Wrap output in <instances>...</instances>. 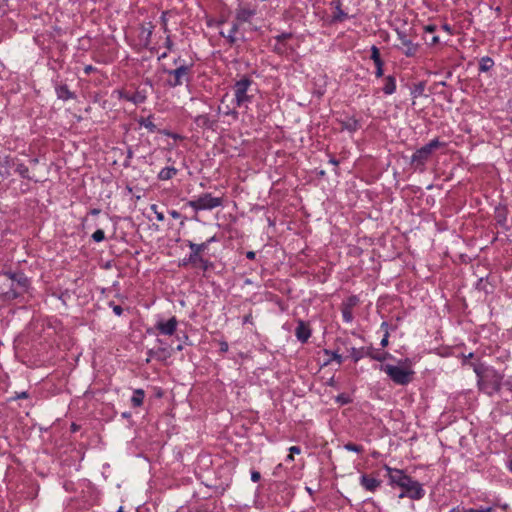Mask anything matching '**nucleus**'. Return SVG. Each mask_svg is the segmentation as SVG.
Returning a JSON list of instances; mask_svg holds the SVG:
<instances>
[{"mask_svg": "<svg viewBox=\"0 0 512 512\" xmlns=\"http://www.w3.org/2000/svg\"><path fill=\"white\" fill-rule=\"evenodd\" d=\"M359 483L366 491L374 493L381 486L382 481L371 475L362 474Z\"/></svg>", "mask_w": 512, "mask_h": 512, "instance_id": "f8f14e48", "label": "nucleus"}, {"mask_svg": "<svg viewBox=\"0 0 512 512\" xmlns=\"http://www.w3.org/2000/svg\"><path fill=\"white\" fill-rule=\"evenodd\" d=\"M464 512H493V508L488 507H479V508H471V509H464Z\"/></svg>", "mask_w": 512, "mask_h": 512, "instance_id": "c756f323", "label": "nucleus"}, {"mask_svg": "<svg viewBox=\"0 0 512 512\" xmlns=\"http://www.w3.org/2000/svg\"><path fill=\"white\" fill-rule=\"evenodd\" d=\"M376 66V71H375V75L376 77L380 78L383 76V61L382 62H379V64H375Z\"/></svg>", "mask_w": 512, "mask_h": 512, "instance_id": "473e14b6", "label": "nucleus"}, {"mask_svg": "<svg viewBox=\"0 0 512 512\" xmlns=\"http://www.w3.org/2000/svg\"><path fill=\"white\" fill-rule=\"evenodd\" d=\"M239 23L235 20V22L232 24L230 29L225 33L224 31L221 32V35L228 38L230 43H234L236 41V33L238 31Z\"/></svg>", "mask_w": 512, "mask_h": 512, "instance_id": "a211bd4d", "label": "nucleus"}, {"mask_svg": "<svg viewBox=\"0 0 512 512\" xmlns=\"http://www.w3.org/2000/svg\"><path fill=\"white\" fill-rule=\"evenodd\" d=\"M216 241V237L215 236H212L211 238H209L205 243H208V245L212 242H215Z\"/></svg>", "mask_w": 512, "mask_h": 512, "instance_id": "49530a36", "label": "nucleus"}, {"mask_svg": "<svg viewBox=\"0 0 512 512\" xmlns=\"http://www.w3.org/2000/svg\"><path fill=\"white\" fill-rule=\"evenodd\" d=\"M198 126H209V118L206 115H200L195 120Z\"/></svg>", "mask_w": 512, "mask_h": 512, "instance_id": "c85d7f7f", "label": "nucleus"}, {"mask_svg": "<svg viewBox=\"0 0 512 512\" xmlns=\"http://www.w3.org/2000/svg\"><path fill=\"white\" fill-rule=\"evenodd\" d=\"M344 448L351 452L360 453L363 451V447L354 443H347L344 445Z\"/></svg>", "mask_w": 512, "mask_h": 512, "instance_id": "a878e982", "label": "nucleus"}, {"mask_svg": "<svg viewBox=\"0 0 512 512\" xmlns=\"http://www.w3.org/2000/svg\"><path fill=\"white\" fill-rule=\"evenodd\" d=\"M371 59L373 60L374 64H379V62H382L380 51L376 46H372L371 48Z\"/></svg>", "mask_w": 512, "mask_h": 512, "instance_id": "b1692460", "label": "nucleus"}, {"mask_svg": "<svg viewBox=\"0 0 512 512\" xmlns=\"http://www.w3.org/2000/svg\"><path fill=\"white\" fill-rule=\"evenodd\" d=\"M449 512H464V509L461 510L459 507H454Z\"/></svg>", "mask_w": 512, "mask_h": 512, "instance_id": "c03bdc74", "label": "nucleus"}, {"mask_svg": "<svg viewBox=\"0 0 512 512\" xmlns=\"http://www.w3.org/2000/svg\"><path fill=\"white\" fill-rule=\"evenodd\" d=\"M165 46H166L169 50H171V49H172L173 43H172V41H171V39H170V36H167V37H166Z\"/></svg>", "mask_w": 512, "mask_h": 512, "instance_id": "4c0bfd02", "label": "nucleus"}, {"mask_svg": "<svg viewBox=\"0 0 512 512\" xmlns=\"http://www.w3.org/2000/svg\"><path fill=\"white\" fill-rule=\"evenodd\" d=\"M289 452H290L291 454H293V455H294V454H300L301 449H300V447H298V446H292V447H290V448H289Z\"/></svg>", "mask_w": 512, "mask_h": 512, "instance_id": "e433bc0d", "label": "nucleus"}, {"mask_svg": "<svg viewBox=\"0 0 512 512\" xmlns=\"http://www.w3.org/2000/svg\"><path fill=\"white\" fill-rule=\"evenodd\" d=\"M122 311H123V310H122V308H121L120 306H118V305H116V306H114V307H113V312H114L116 315H118V316H120V315L122 314Z\"/></svg>", "mask_w": 512, "mask_h": 512, "instance_id": "58836bf2", "label": "nucleus"}, {"mask_svg": "<svg viewBox=\"0 0 512 512\" xmlns=\"http://www.w3.org/2000/svg\"><path fill=\"white\" fill-rule=\"evenodd\" d=\"M192 68V64L182 63L173 70H167V84L170 87H177L188 83L192 75Z\"/></svg>", "mask_w": 512, "mask_h": 512, "instance_id": "20e7f679", "label": "nucleus"}, {"mask_svg": "<svg viewBox=\"0 0 512 512\" xmlns=\"http://www.w3.org/2000/svg\"><path fill=\"white\" fill-rule=\"evenodd\" d=\"M347 17V14H345L339 7L336 8V11L334 13L333 19L334 21L341 22Z\"/></svg>", "mask_w": 512, "mask_h": 512, "instance_id": "bb28decb", "label": "nucleus"}, {"mask_svg": "<svg viewBox=\"0 0 512 512\" xmlns=\"http://www.w3.org/2000/svg\"><path fill=\"white\" fill-rule=\"evenodd\" d=\"M166 55H167L166 53H163V54L161 55V57H162V58H164V57H166Z\"/></svg>", "mask_w": 512, "mask_h": 512, "instance_id": "bf43d9fd", "label": "nucleus"}, {"mask_svg": "<svg viewBox=\"0 0 512 512\" xmlns=\"http://www.w3.org/2000/svg\"><path fill=\"white\" fill-rule=\"evenodd\" d=\"M253 81L247 77H243L240 80L236 81L233 85V108L230 109L227 107V111H225L226 115H233L237 117L236 108L246 107L249 103L252 102L253 99Z\"/></svg>", "mask_w": 512, "mask_h": 512, "instance_id": "f257e3e1", "label": "nucleus"}, {"mask_svg": "<svg viewBox=\"0 0 512 512\" xmlns=\"http://www.w3.org/2000/svg\"><path fill=\"white\" fill-rule=\"evenodd\" d=\"M384 469L387 472V477L391 485H396L402 488L411 477L405 474L403 470L392 468L388 465H384Z\"/></svg>", "mask_w": 512, "mask_h": 512, "instance_id": "1a4fd4ad", "label": "nucleus"}, {"mask_svg": "<svg viewBox=\"0 0 512 512\" xmlns=\"http://www.w3.org/2000/svg\"><path fill=\"white\" fill-rule=\"evenodd\" d=\"M151 209L155 212L158 221L164 220L163 213L157 211V206L155 204L151 206Z\"/></svg>", "mask_w": 512, "mask_h": 512, "instance_id": "f704fd0d", "label": "nucleus"}, {"mask_svg": "<svg viewBox=\"0 0 512 512\" xmlns=\"http://www.w3.org/2000/svg\"><path fill=\"white\" fill-rule=\"evenodd\" d=\"M178 321L175 317H171L169 320H159L156 323V329L162 335L171 336L175 333L177 329Z\"/></svg>", "mask_w": 512, "mask_h": 512, "instance_id": "9b49d317", "label": "nucleus"}, {"mask_svg": "<svg viewBox=\"0 0 512 512\" xmlns=\"http://www.w3.org/2000/svg\"><path fill=\"white\" fill-rule=\"evenodd\" d=\"M384 82L383 92L387 95L393 94L396 90L395 78L393 76H387L385 77Z\"/></svg>", "mask_w": 512, "mask_h": 512, "instance_id": "dca6fc26", "label": "nucleus"}, {"mask_svg": "<svg viewBox=\"0 0 512 512\" xmlns=\"http://www.w3.org/2000/svg\"><path fill=\"white\" fill-rule=\"evenodd\" d=\"M249 320H250V316L249 315L244 318V322H248Z\"/></svg>", "mask_w": 512, "mask_h": 512, "instance_id": "6e6d98bb", "label": "nucleus"}, {"mask_svg": "<svg viewBox=\"0 0 512 512\" xmlns=\"http://www.w3.org/2000/svg\"><path fill=\"white\" fill-rule=\"evenodd\" d=\"M493 65H494V62L491 58L483 57L479 64V70L481 72H487L493 67Z\"/></svg>", "mask_w": 512, "mask_h": 512, "instance_id": "4be33fe9", "label": "nucleus"}, {"mask_svg": "<svg viewBox=\"0 0 512 512\" xmlns=\"http://www.w3.org/2000/svg\"><path fill=\"white\" fill-rule=\"evenodd\" d=\"M444 30H449L447 25L444 26Z\"/></svg>", "mask_w": 512, "mask_h": 512, "instance_id": "13d9d810", "label": "nucleus"}, {"mask_svg": "<svg viewBox=\"0 0 512 512\" xmlns=\"http://www.w3.org/2000/svg\"><path fill=\"white\" fill-rule=\"evenodd\" d=\"M26 397H28L27 392H22L21 394H19V395L17 396V398H26Z\"/></svg>", "mask_w": 512, "mask_h": 512, "instance_id": "09e8293b", "label": "nucleus"}, {"mask_svg": "<svg viewBox=\"0 0 512 512\" xmlns=\"http://www.w3.org/2000/svg\"><path fill=\"white\" fill-rule=\"evenodd\" d=\"M402 490L403 491L399 494V498L408 497L413 500H420L425 496V490L422 485L412 478L406 482Z\"/></svg>", "mask_w": 512, "mask_h": 512, "instance_id": "6e6552de", "label": "nucleus"}, {"mask_svg": "<svg viewBox=\"0 0 512 512\" xmlns=\"http://www.w3.org/2000/svg\"><path fill=\"white\" fill-rule=\"evenodd\" d=\"M380 369L397 385H407L412 381L414 371L403 365L384 364Z\"/></svg>", "mask_w": 512, "mask_h": 512, "instance_id": "f03ea898", "label": "nucleus"}, {"mask_svg": "<svg viewBox=\"0 0 512 512\" xmlns=\"http://www.w3.org/2000/svg\"><path fill=\"white\" fill-rule=\"evenodd\" d=\"M342 317L345 322H351L353 319L352 309L350 307H344L342 309Z\"/></svg>", "mask_w": 512, "mask_h": 512, "instance_id": "393cba45", "label": "nucleus"}, {"mask_svg": "<svg viewBox=\"0 0 512 512\" xmlns=\"http://www.w3.org/2000/svg\"><path fill=\"white\" fill-rule=\"evenodd\" d=\"M255 14H256L255 9H252V8H249L246 6H241L236 10L235 20L239 24L249 23L251 21V19L255 16Z\"/></svg>", "mask_w": 512, "mask_h": 512, "instance_id": "ddd939ff", "label": "nucleus"}, {"mask_svg": "<svg viewBox=\"0 0 512 512\" xmlns=\"http://www.w3.org/2000/svg\"><path fill=\"white\" fill-rule=\"evenodd\" d=\"M334 359L337 360L338 363H341V356L334 354Z\"/></svg>", "mask_w": 512, "mask_h": 512, "instance_id": "864d4df0", "label": "nucleus"}, {"mask_svg": "<svg viewBox=\"0 0 512 512\" xmlns=\"http://www.w3.org/2000/svg\"><path fill=\"white\" fill-rule=\"evenodd\" d=\"M425 29H426L427 32H433L435 27L434 26H427Z\"/></svg>", "mask_w": 512, "mask_h": 512, "instance_id": "603ef678", "label": "nucleus"}, {"mask_svg": "<svg viewBox=\"0 0 512 512\" xmlns=\"http://www.w3.org/2000/svg\"><path fill=\"white\" fill-rule=\"evenodd\" d=\"M290 37H291L290 33H282V34L276 36L275 39L277 40L278 43H281Z\"/></svg>", "mask_w": 512, "mask_h": 512, "instance_id": "72a5a7b5", "label": "nucleus"}, {"mask_svg": "<svg viewBox=\"0 0 512 512\" xmlns=\"http://www.w3.org/2000/svg\"><path fill=\"white\" fill-rule=\"evenodd\" d=\"M439 42V38L437 36H434L431 40V44L434 45V44H437Z\"/></svg>", "mask_w": 512, "mask_h": 512, "instance_id": "a18cd8bd", "label": "nucleus"}, {"mask_svg": "<svg viewBox=\"0 0 512 512\" xmlns=\"http://www.w3.org/2000/svg\"><path fill=\"white\" fill-rule=\"evenodd\" d=\"M356 303V298L352 297L349 299V304H347L345 307H350L352 309V306H354Z\"/></svg>", "mask_w": 512, "mask_h": 512, "instance_id": "a19ab883", "label": "nucleus"}, {"mask_svg": "<svg viewBox=\"0 0 512 512\" xmlns=\"http://www.w3.org/2000/svg\"><path fill=\"white\" fill-rule=\"evenodd\" d=\"M154 26L151 22L143 23L140 27L139 38L141 42L147 46L151 41Z\"/></svg>", "mask_w": 512, "mask_h": 512, "instance_id": "2eb2a0df", "label": "nucleus"}, {"mask_svg": "<svg viewBox=\"0 0 512 512\" xmlns=\"http://www.w3.org/2000/svg\"><path fill=\"white\" fill-rule=\"evenodd\" d=\"M124 98L134 104H141L146 100V96L142 92H135L132 95H125Z\"/></svg>", "mask_w": 512, "mask_h": 512, "instance_id": "aec40b11", "label": "nucleus"}, {"mask_svg": "<svg viewBox=\"0 0 512 512\" xmlns=\"http://www.w3.org/2000/svg\"><path fill=\"white\" fill-rule=\"evenodd\" d=\"M442 145L443 144L438 139L431 140L428 144L416 150V152L412 155V164L416 166H423L431 156L432 152Z\"/></svg>", "mask_w": 512, "mask_h": 512, "instance_id": "423d86ee", "label": "nucleus"}, {"mask_svg": "<svg viewBox=\"0 0 512 512\" xmlns=\"http://www.w3.org/2000/svg\"><path fill=\"white\" fill-rule=\"evenodd\" d=\"M503 376L494 369H487L478 380L479 389L488 395L498 392L501 388Z\"/></svg>", "mask_w": 512, "mask_h": 512, "instance_id": "7ed1b4c3", "label": "nucleus"}, {"mask_svg": "<svg viewBox=\"0 0 512 512\" xmlns=\"http://www.w3.org/2000/svg\"><path fill=\"white\" fill-rule=\"evenodd\" d=\"M139 124H140V126L145 127L146 129H148L152 133L157 130L156 125L153 123L151 117L141 118L139 120Z\"/></svg>", "mask_w": 512, "mask_h": 512, "instance_id": "5701e85b", "label": "nucleus"}, {"mask_svg": "<svg viewBox=\"0 0 512 512\" xmlns=\"http://www.w3.org/2000/svg\"><path fill=\"white\" fill-rule=\"evenodd\" d=\"M188 246L191 249V253H190L187 261H185L184 263L189 262V263L193 264L194 266H198L203 269H206L207 261L204 260L200 254L208 248V243L196 244L191 241H188Z\"/></svg>", "mask_w": 512, "mask_h": 512, "instance_id": "0eeeda50", "label": "nucleus"}, {"mask_svg": "<svg viewBox=\"0 0 512 512\" xmlns=\"http://www.w3.org/2000/svg\"><path fill=\"white\" fill-rule=\"evenodd\" d=\"M228 350V344L226 342L221 343V351L226 352Z\"/></svg>", "mask_w": 512, "mask_h": 512, "instance_id": "37998d69", "label": "nucleus"}, {"mask_svg": "<svg viewBox=\"0 0 512 512\" xmlns=\"http://www.w3.org/2000/svg\"><path fill=\"white\" fill-rule=\"evenodd\" d=\"M295 335L300 342L305 343L311 336V330L304 321H299L295 330Z\"/></svg>", "mask_w": 512, "mask_h": 512, "instance_id": "4468645a", "label": "nucleus"}, {"mask_svg": "<svg viewBox=\"0 0 512 512\" xmlns=\"http://www.w3.org/2000/svg\"><path fill=\"white\" fill-rule=\"evenodd\" d=\"M293 460H294V455L289 453V455L286 458V461H293Z\"/></svg>", "mask_w": 512, "mask_h": 512, "instance_id": "3c124183", "label": "nucleus"}, {"mask_svg": "<svg viewBox=\"0 0 512 512\" xmlns=\"http://www.w3.org/2000/svg\"><path fill=\"white\" fill-rule=\"evenodd\" d=\"M260 478H261V475H260V473L258 471H252L251 472V480L253 482H258L260 480Z\"/></svg>", "mask_w": 512, "mask_h": 512, "instance_id": "c9c22d12", "label": "nucleus"}, {"mask_svg": "<svg viewBox=\"0 0 512 512\" xmlns=\"http://www.w3.org/2000/svg\"><path fill=\"white\" fill-rule=\"evenodd\" d=\"M188 205L196 211L212 210L222 205V198L213 197L210 193H205L193 200H190Z\"/></svg>", "mask_w": 512, "mask_h": 512, "instance_id": "39448f33", "label": "nucleus"}, {"mask_svg": "<svg viewBox=\"0 0 512 512\" xmlns=\"http://www.w3.org/2000/svg\"><path fill=\"white\" fill-rule=\"evenodd\" d=\"M255 255H256V254H255V252H254V251H248V252L246 253V257H247L248 259H254V258H255Z\"/></svg>", "mask_w": 512, "mask_h": 512, "instance_id": "79ce46f5", "label": "nucleus"}, {"mask_svg": "<svg viewBox=\"0 0 512 512\" xmlns=\"http://www.w3.org/2000/svg\"><path fill=\"white\" fill-rule=\"evenodd\" d=\"M387 326L388 325H387L386 322H383L382 325H381V328H385V335H384L383 339L381 340V346L382 347H386L388 345L389 334H388Z\"/></svg>", "mask_w": 512, "mask_h": 512, "instance_id": "7c9ffc66", "label": "nucleus"}, {"mask_svg": "<svg viewBox=\"0 0 512 512\" xmlns=\"http://www.w3.org/2000/svg\"><path fill=\"white\" fill-rule=\"evenodd\" d=\"M508 467H509L510 471L512 472V460L509 462Z\"/></svg>", "mask_w": 512, "mask_h": 512, "instance_id": "5fc2aeb1", "label": "nucleus"}, {"mask_svg": "<svg viewBox=\"0 0 512 512\" xmlns=\"http://www.w3.org/2000/svg\"><path fill=\"white\" fill-rule=\"evenodd\" d=\"M350 355L355 362L359 361L363 357L362 352L356 348L351 349Z\"/></svg>", "mask_w": 512, "mask_h": 512, "instance_id": "2f4dec72", "label": "nucleus"}, {"mask_svg": "<svg viewBox=\"0 0 512 512\" xmlns=\"http://www.w3.org/2000/svg\"><path fill=\"white\" fill-rule=\"evenodd\" d=\"M329 162H330L331 164L335 165V166H337V165H338V161H337L335 158H331V159L329 160Z\"/></svg>", "mask_w": 512, "mask_h": 512, "instance_id": "8fccbe9b", "label": "nucleus"}, {"mask_svg": "<svg viewBox=\"0 0 512 512\" xmlns=\"http://www.w3.org/2000/svg\"><path fill=\"white\" fill-rule=\"evenodd\" d=\"M105 238V234H104V231L101 230V229H98L96 230L93 234H92V239L95 241V242H101L103 241Z\"/></svg>", "mask_w": 512, "mask_h": 512, "instance_id": "cd10ccee", "label": "nucleus"}, {"mask_svg": "<svg viewBox=\"0 0 512 512\" xmlns=\"http://www.w3.org/2000/svg\"><path fill=\"white\" fill-rule=\"evenodd\" d=\"M400 41L399 49L407 56L414 57L420 48L418 43H414L404 32H397Z\"/></svg>", "mask_w": 512, "mask_h": 512, "instance_id": "9d476101", "label": "nucleus"}, {"mask_svg": "<svg viewBox=\"0 0 512 512\" xmlns=\"http://www.w3.org/2000/svg\"><path fill=\"white\" fill-rule=\"evenodd\" d=\"M372 357H373V359L378 360V361H382L385 358V357H382L380 355H374Z\"/></svg>", "mask_w": 512, "mask_h": 512, "instance_id": "de8ad7c7", "label": "nucleus"}, {"mask_svg": "<svg viewBox=\"0 0 512 512\" xmlns=\"http://www.w3.org/2000/svg\"><path fill=\"white\" fill-rule=\"evenodd\" d=\"M145 393L142 389H136L132 395L131 403L133 407H140L143 404Z\"/></svg>", "mask_w": 512, "mask_h": 512, "instance_id": "6ab92c4d", "label": "nucleus"}, {"mask_svg": "<svg viewBox=\"0 0 512 512\" xmlns=\"http://www.w3.org/2000/svg\"><path fill=\"white\" fill-rule=\"evenodd\" d=\"M177 174V169L174 167H164L158 173V179L166 181L173 178Z\"/></svg>", "mask_w": 512, "mask_h": 512, "instance_id": "f3484780", "label": "nucleus"}, {"mask_svg": "<svg viewBox=\"0 0 512 512\" xmlns=\"http://www.w3.org/2000/svg\"><path fill=\"white\" fill-rule=\"evenodd\" d=\"M12 166L15 167V172H17L23 178H29V169L23 163H15L12 162Z\"/></svg>", "mask_w": 512, "mask_h": 512, "instance_id": "412c9836", "label": "nucleus"}, {"mask_svg": "<svg viewBox=\"0 0 512 512\" xmlns=\"http://www.w3.org/2000/svg\"><path fill=\"white\" fill-rule=\"evenodd\" d=\"M511 122H512V118H511Z\"/></svg>", "mask_w": 512, "mask_h": 512, "instance_id": "052dcab7", "label": "nucleus"}, {"mask_svg": "<svg viewBox=\"0 0 512 512\" xmlns=\"http://www.w3.org/2000/svg\"><path fill=\"white\" fill-rule=\"evenodd\" d=\"M170 215H171L174 219H178V218H180V216H181V215H180V213H179L178 211H176V210H172V211H170Z\"/></svg>", "mask_w": 512, "mask_h": 512, "instance_id": "ea45409f", "label": "nucleus"}, {"mask_svg": "<svg viewBox=\"0 0 512 512\" xmlns=\"http://www.w3.org/2000/svg\"><path fill=\"white\" fill-rule=\"evenodd\" d=\"M180 61H181V59H180V58L175 59V60H174V64H176V65H177V64H178V62H180Z\"/></svg>", "mask_w": 512, "mask_h": 512, "instance_id": "4d7b16f0", "label": "nucleus"}]
</instances>
